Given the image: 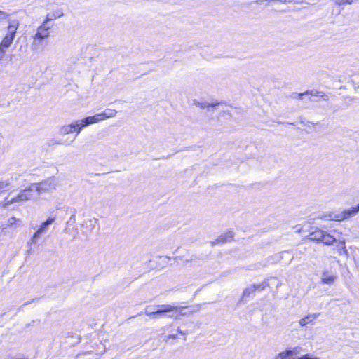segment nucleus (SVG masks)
Listing matches in <instances>:
<instances>
[{
    "mask_svg": "<svg viewBox=\"0 0 359 359\" xmlns=\"http://www.w3.org/2000/svg\"><path fill=\"white\" fill-rule=\"evenodd\" d=\"M34 198H36V196L33 187L30 185L28 188L21 190L18 196L11 198H6L4 201L0 203V207L7 208L10 204L13 203H23Z\"/></svg>",
    "mask_w": 359,
    "mask_h": 359,
    "instance_id": "f257e3e1",
    "label": "nucleus"
},
{
    "mask_svg": "<svg viewBox=\"0 0 359 359\" xmlns=\"http://www.w3.org/2000/svg\"><path fill=\"white\" fill-rule=\"evenodd\" d=\"M158 309L151 311V306H148L144 310V313L151 318H158L161 316H167L166 313H171L174 311L179 310L180 308L174 306L171 304H160L156 306Z\"/></svg>",
    "mask_w": 359,
    "mask_h": 359,
    "instance_id": "f03ea898",
    "label": "nucleus"
},
{
    "mask_svg": "<svg viewBox=\"0 0 359 359\" xmlns=\"http://www.w3.org/2000/svg\"><path fill=\"white\" fill-rule=\"evenodd\" d=\"M359 212V203L349 210H344L341 212H330L324 215L322 218L327 220L342 221L355 215Z\"/></svg>",
    "mask_w": 359,
    "mask_h": 359,
    "instance_id": "7ed1b4c3",
    "label": "nucleus"
},
{
    "mask_svg": "<svg viewBox=\"0 0 359 359\" xmlns=\"http://www.w3.org/2000/svg\"><path fill=\"white\" fill-rule=\"evenodd\" d=\"M308 237L311 241H313L317 243H323L325 245H331L336 241V238L333 236L318 228H316L312 231L309 234Z\"/></svg>",
    "mask_w": 359,
    "mask_h": 359,
    "instance_id": "20e7f679",
    "label": "nucleus"
},
{
    "mask_svg": "<svg viewBox=\"0 0 359 359\" xmlns=\"http://www.w3.org/2000/svg\"><path fill=\"white\" fill-rule=\"evenodd\" d=\"M31 186L33 187V190L37 198L41 193L47 192L54 189L55 184L54 180L47 179L40 183L32 184Z\"/></svg>",
    "mask_w": 359,
    "mask_h": 359,
    "instance_id": "39448f33",
    "label": "nucleus"
},
{
    "mask_svg": "<svg viewBox=\"0 0 359 359\" xmlns=\"http://www.w3.org/2000/svg\"><path fill=\"white\" fill-rule=\"evenodd\" d=\"M312 96H319L323 100H327L328 96L325 94L323 92L318 91L316 90H313L311 91H306L302 93H294L292 95V98H298L299 100H305L309 102H312Z\"/></svg>",
    "mask_w": 359,
    "mask_h": 359,
    "instance_id": "423d86ee",
    "label": "nucleus"
},
{
    "mask_svg": "<svg viewBox=\"0 0 359 359\" xmlns=\"http://www.w3.org/2000/svg\"><path fill=\"white\" fill-rule=\"evenodd\" d=\"M93 123H96L93 116H87L83 119L77 120L74 122V127L76 128V135L81 133L83 128Z\"/></svg>",
    "mask_w": 359,
    "mask_h": 359,
    "instance_id": "0eeeda50",
    "label": "nucleus"
},
{
    "mask_svg": "<svg viewBox=\"0 0 359 359\" xmlns=\"http://www.w3.org/2000/svg\"><path fill=\"white\" fill-rule=\"evenodd\" d=\"M50 26L49 25H47L46 22H43L42 24L37 28L36 32L32 36V38L41 40L48 38L50 36Z\"/></svg>",
    "mask_w": 359,
    "mask_h": 359,
    "instance_id": "6e6552de",
    "label": "nucleus"
},
{
    "mask_svg": "<svg viewBox=\"0 0 359 359\" xmlns=\"http://www.w3.org/2000/svg\"><path fill=\"white\" fill-rule=\"evenodd\" d=\"M299 346H295L291 349H286L276 355L273 359H294V357L299 355Z\"/></svg>",
    "mask_w": 359,
    "mask_h": 359,
    "instance_id": "1a4fd4ad",
    "label": "nucleus"
},
{
    "mask_svg": "<svg viewBox=\"0 0 359 359\" xmlns=\"http://www.w3.org/2000/svg\"><path fill=\"white\" fill-rule=\"evenodd\" d=\"M117 112L114 109H107L104 111L102 113L97 114L93 115L95 121L96 123L104 121L107 118H113L116 115Z\"/></svg>",
    "mask_w": 359,
    "mask_h": 359,
    "instance_id": "9d476101",
    "label": "nucleus"
},
{
    "mask_svg": "<svg viewBox=\"0 0 359 359\" xmlns=\"http://www.w3.org/2000/svg\"><path fill=\"white\" fill-rule=\"evenodd\" d=\"M75 213H76V210H74V212L71 215V217L69 218V220L67 222L66 227L64 229L65 232H66L67 233H69V234H72L73 238H75L77 236V235L79 234V231H78L77 229H75L73 231V232H71V231H70V227L72 226H74V224L76 222V215H75Z\"/></svg>",
    "mask_w": 359,
    "mask_h": 359,
    "instance_id": "9b49d317",
    "label": "nucleus"
},
{
    "mask_svg": "<svg viewBox=\"0 0 359 359\" xmlns=\"http://www.w3.org/2000/svg\"><path fill=\"white\" fill-rule=\"evenodd\" d=\"M336 278L337 276L333 273L328 271H324L322 273L320 281L323 285H332L334 283Z\"/></svg>",
    "mask_w": 359,
    "mask_h": 359,
    "instance_id": "f8f14e48",
    "label": "nucleus"
},
{
    "mask_svg": "<svg viewBox=\"0 0 359 359\" xmlns=\"http://www.w3.org/2000/svg\"><path fill=\"white\" fill-rule=\"evenodd\" d=\"M20 25V22L18 20H9L8 25L7 27V35L12 36L13 38H15L16 31Z\"/></svg>",
    "mask_w": 359,
    "mask_h": 359,
    "instance_id": "ddd939ff",
    "label": "nucleus"
},
{
    "mask_svg": "<svg viewBox=\"0 0 359 359\" xmlns=\"http://www.w3.org/2000/svg\"><path fill=\"white\" fill-rule=\"evenodd\" d=\"M320 313L309 314L301 318L299 321V325L306 328L307 324H313L314 320L319 316Z\"/></svg>",
    "mask_w": 359,
    "mask_h": 359,
    "instance_id": "4468645a",
    "label": "nucleus"
},
{
    "mask_svg": "<svg viewBox=\"0 0 359 359\" xmlns=\"http://www.w3.org/2000/svg\"><path fill=\"white\" fill-rule=\"evenodd\" d=\"M76 128L74 123L62 126L59 129V133L61 135H66L72 133H76Z\"/></svg>",
    "mask_w": 359,
    "mask_h": 359,
    "instance_id": "2eb2a0df",
    "label": "nucleus"
},
{
    "mask_svg": "<svg viewBox=\"0 0 359 359\" xmlns=\"http://www.w3.org/2000/svg\"><path fill=\"white\" fill-rule=\"evenodd\" d=\"M233 233L231 231L222 234L215 241L216 243H224L231 241L233 239Z\"/></svg>",
    "mask_w": 359,
    "mask_h": 359,
    "instance_id": "dca6fc26",
    "label": "nucleus"
},
{
    "mask_svg": "<svg viewBox=\"0 0 359 359\" xmlns=\"http://www.w3.org/2000/svg\"><path fill=\"white\" fill-rule=\"evenodd\" d=\"M55 220V217H49L47 220H46L45 222H43L41 226H39V228L38 229V231L42 234L44 232L46 231L48 226L50 224H51L53 222H54Z\"/></svg>",
    "mask_w": 359,
    "mask_h": 359,
    "instance_id": "f3484780",
    "label": "nucleus"
},
{
    "mask_svg": "<svg viewBox=\"0 0 359 359\" xmlns=\"http://www.w3.org/2000/svg\"><path fill=\"white\" fill-rule=\"evenodd\" d=\"M63 13L61 11H57L53 13L48 14L43 22H46L48 25V22L57 19V18L62 17Z\"/></svg>",
    "mask_w": 359,
    "mask_h": 359,
    "instance_id": "a211bd4d",
    "label": "nucleus"
},
{
    "mask_svg": "<svg viewBox=\"0 0 359 359\" xmlns=\"http://www.w3.org/2000/svg\"><path fill=\"white\" fill-rule=\"evenodd\" d=\"M13 39L14 38H13L12 36L6 34L1 41L0 46L6 49H8L11 44L12 43V42L13 41Z\"/></svg>",
    "mask_w": 359,
    "mask_h": 359,
    "instance_id": "6ab92c4d",
    "label": "nucleus"
},
{
    "mask_svg": "<svg viewBox=\"0 0 359 359\" xmlns=\"http://www.w3.org/2000/svg\"><path fill=\"white\" fill-rule=\"evenodd\" d=\"M219 104V102H216L215 103H208L207 102H195V105L200 107L201 109H205L208 107H215Z\"/></svg>",
    "mask_w": 359,
    "mask_h": 359,
    "instance_id": "aec40b11",
    "label": "nucleus"
},
{
    "mask_svg": "<svg viewBox=\"0 0 359 359\" xmlns=\"http://www.w3.org/2000/svg\"><path fill=\"white\" fill-rule=\"evenodd\" d=\"M41 39H36V38H33V41L31 44V48L34 51H36L40 48Z\"/></svg>",
    "mask_w": 359,
    "mask_h": 359,
    "instance_id": "412c9836",
    "label": "nucleus"
},
{
    "mask_svg": "<svg viewBox=\"0 0 359 359\" xmlns=\"http://www.w3.org/2000/svg\"><path fill=\"white\" fill-rule=\"evenodd\" d=\"M255 292V285H251L244 290V291L243 292V296H249L250 294H252Z\"/></svg>",
    "mask_w": 359,
    "mask_h": 359,
    "instance_id": "4be33fe9",
    "label": "nucleus"
},
{
    "mask_svg": "<svg viewBox=\"0 0 359 359\" xmlns=\"http://www.w3.org/2000/svg\"><path fill=\"white\" fill-rule=\"evenodd\" d=\"M177 307H180V309L179 310H177V311H172L173 313H178L180 316H187V315H190L193 313V311H189V312H187V311H183V310L184 309H186V307H184V306H176Z\"/></svg>",
    "mask_w": 359,
    "mask_h": 359,
    "instance_id": "5701e85b",
    "label": "nucleus"
},
{
    "mask_svg": "<svg viewBox=\"0 0 359 359\" xmlns=\"http://www.w3.org/2000/svg\"><path fill=\"white\" fill-rule=\"evenodd\" d=\"M268 282L264 281L259 284H252V285H255V291L256 290H263L265 287L268 286Z\"/></svg>",
    "mask_w": 359,
    "mask_h": 359,
    "instance_id": "b1692460",
    "label": "nucleus"
},
{
    "mask_svg": "<svg viewBox=\"0 0 359 359\" xmlns=\"http://www.w3.org/2000/svg\"><path fill=\"white\" fill-rule=\"evenodd\" d=\"M338 250L340 253H341V251H344L345 253H347V250L346 249L345 246V241L343 240L342 241H340L338 245Z\"/></svg>",
    "mask_w": 359,
    "mask_h": 359,
    "instance_id": "393cba45",
    "label": "nucleus"
},
{
    "mask_svg": "<svg viewBox=\"0 0 359 359\" xmlns=\"http://www.w3.org/2000/svg\"><path fill=\"white\" fill-rule=\"evenodd\" d=\"M41 235V233L37 230L34 233V235L32 236V238H31V242L32 243H35L36 239L38 238H39V236Z\"/></svg>",
    "mask_w": 359,
    "mask_h": 359,
    "instance_id": "a878e982",
    "label": "nucleus"
},
{
    "mask_svg": "<svg viewBox=\"0 0 359 359\" xmlns=\"http://www.w3.org/2000/svg\"><path fill=\"white\" fill-rule=\"evenodd\" d=\"M17 221H19L15 217L13 216L8 220V226H13Z\"/></svg>",
    "mask_w": 359,
    "mask_h": 359,
    "instance_id": "bb28decb",
    "label": "nucleus"
},
{
    "mask_svg": "<svg viewBox=\"0 0 359 359\" xmlns=\"http://www.w3.org/2000/svg\"><path fill=\"white\" fill-rule=\"evenodd\" d=\"M297 359H319L318 357L313 356L311 354H306L303 356L299 357Z\"/></svg>",
    "mask_w": 359,
    "mask_h": 359,
    "instance_id": "cd10ccee",
    "label": "nucleus"
},
{
    "mask_svg": "<svg viewBox=\"0 0 359 359\" xmlns=\"http://www.w3.org/2000/svg\"><path fill=\"white\" fill-rule=\"evenodd\" d=\"M177 334H168L167 336L165 337V340L166 341H168L169 339H177Z\"/></svg>",
    "mask_w": 359,
    "mask_h": 359,
    "instance_id": "c85d7f7f",
    "label": "nucleus"
},
{
    "mask_svg": "<svg viewBox=\"0 0 359 359\" xmlns=\"http://www.w3.org/2000/svg\"><path fill=\"white\" fill-rule=\"evenodd\" d=\"M180 316H181L179 313L177 315H175V316L174 314H168L167 316V317L170 318H173L175 320H180Z\"/></svg>",
    "mask_w": 359,
    "mask_h": 359,
    "instance_id": "c756f323",
    "label": "nucleus"
},
{
    "mask_svg": "<svg viewBox=\"0 0 359 359\" xmlns=\"http://www.w3.org/2000/svg\"><path fill=\"white\" fill-rule=\"evenodd\" d=\"M9 14L2 11H0V20H2V19H6L8 17Z\"/></svg>",
    "mask_w": 359,
    "mask_h": 359,
    "instance_id": "7c9ffc66",
    "label": "nucleus"
},
{
    "mask_svg": "<svg viewBox=\"0 0 359 359\" xmlns=\"http://www.w3.org/2000/svg\"><path fill=\"white\" fill-rule=\"evenodd\" d=\"M6 49L0 46V60H1L6 53Z\"/></svg>",
    "mask_w": 359,
    "mask_h": 359,
    "instance_id": "2f4dec72",
    "label": "nucleus"
},
{
    "mask_svg": "<svg viewBox=\"0 0 359 359\" xmlns=\"http://www.w3.org/2000/svg\"><path fill=\"white\" fill-rule=\"evenodd\" d=\"M335 4L341 6L346 4V2H344V0H335Z\"/></svg>",
    "mask_w": 359,
    "mask_h": 359,
    "instance_id": "473e14b6",
    "label": "nucleus"
},
{
    "mask_svg": "<svg viewBox=\"0 0 359 359\" xmlns=\"http://www.w3.org/2000/svg\"><path fill=\"white\" fill-rule=\"evenodd\" d=\"M177 332L182 335H186L187 334V331L182 330L180 327L177 328Z\"/></svg>",
    "mask_w": 359,
    "mask_h": 359,
    "instance_id": "72a5a7b5",
    "label": "nucleus"
},
{
    "mask_svg": "<svg viewBox=\"0 0 359 359\" xmlns=\"http://www.w3.org/2000/svg\"><path fill=\"white\" fill-rule=\"evenodd\" d=\"M358 0H344V2H346V4L351 5L353 4L355 1H358Z\"/></svg>",
    "mask_w": 359,
    "mask_h": 359,
    "instance_id": "f704fd0d",
    "label": "nucleus"
},
{
    "mask_svg": "<svg viewBox=\"0 0 359 359\" xmlns=\"http://www.w3.org/2000/svg\"><path fill=\"white\" fill-rule=\"evenodd\" d=\"M34 300H35V299H32V300H30V301H28V302H25V303L23 304L22 306H25L28 305L29 304L32 303L33 302H34Z\"/></svg>",
    "mask_w": 359,
    "mask_h": 359,
    "instance_id": "c9c22d12",
    "label": "nucleus"
},
{
    "mask_svg": "<svg viewBox=\"0 0 359 359\" xmlns=\"http://www.w3.org/2000/svg\"><path fill=\"white\" fill-rule=\"evenodd\" d=\"M8 185V183H1V187L3 188V187H6V186Z\"/></svg>",
    "mask_w": 359,
    "mask_h": 359,
    "instance_id": "e433bc0d",
    "label": "nucleus"
},
{
    "mask_svg": "<svg viewBox=\"0 0 359 359\" xmlns=\"http://www.w3.org/2000/svg\"><path fill=\"white\" fill-rule=\"evenodd\" d=\"M283 255H287V254H289V252H283Z\"/></svg>",
    "mask_w": 359,
    "mask_h": 359,
    "instance_id": "4c0bfd02",
    "label": "nucleus"
},
{
    "mask_svg": "<svg viewBox=\"0 0 359 359\" xmlns=\"http://www.w3.org/2000/svg\"><path fill=\"white\" fill-rule=\"evenodd\" d=\"M300 231H301V229H298L297 230V231H299V232H300Z\"/></svg>",
    "mask_w": 359,
    "mask_h": 359,
    "instance_id": "58836bf2",
    "label": "nucleus"
}]
</instances>
